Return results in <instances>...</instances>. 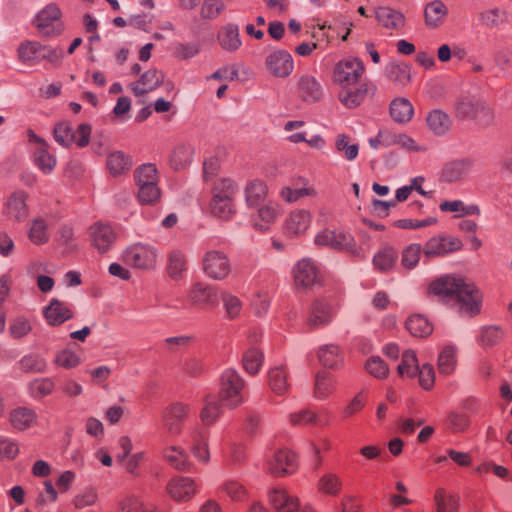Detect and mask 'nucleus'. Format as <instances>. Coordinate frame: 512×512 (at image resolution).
<instances>
[{"label": "nucleus", "instance_id": "obj_9", "mask_svg": "<svg viewBox=\"0 0 512 512\" xmlns=\"http://www.w3.org/2000/svg\"><path fill=\"white\" fill-rule=\"evenodd\" d=\"M463 246L462 241L453 236L437 235L431 237L423 247V254L427 259L444 257L449 253L459 251Z\"/></svg>", "mask_w": 512, "mask_h": 512}, {"label": "nucleus", "instance_id": "obj_33", "mask_svg": "<svg viewBox=\"0 0 512 512\" xmlns=\"http://www.w3.org/2000/svg\"><path fill=\"white\" fill-rule=\"evenodd\" d=\"M107 169L109 173L116 177L125 174L132 167L131 157L122 151H114L107 157Z\"/></svg>", "mask_w": 512, "mask_h": 512}, {"label": "nucleus", "instance_id": "obj_36", "mask_svg": "<svg viewBox=\"0 0 512 512\" xmlns=\"http://www.w3.org/2000/svg\"><path fill=\"white\" fill-rule=\"evenodd\" d=\"M268 384L270 389L276 395L282 396L289 390L287 373L283 366H276L268 372Z\"/></svg>", "mask_w": 512, "mask_h": 512}, {"label": "nucleus", "instance_id": "obj_27", "mask_svg": "<svg viewBox=\"0 0 512 512\" xmlns=\"http://www.w3.org/2000/svg\"><path fill=\"white\" fill-rule=\"evenodd\" d=\"M217 40L223 50L237 51L242 46L238 25L232 23L224 25L218 32Z\"/></svg>", "mask_w": 512, "mask_h": 512}, {"label": "nucleus", "instance_id": "obj_35", "mask_svg": "<svg viewBox=\"0 0 512 512\" xmlns=\"http://www.w3.org/2000/svg\"><path fill=\"white\" fill-rule=\"evenodd\" d=\"M413 114V106L407 98H396L390 104V115L398 123L409 122Z\"/></svg>", "mask_w": 512, "mask_h": 512}, {"label": "nucleus", "instance_id": "obj_60", "mask_svg": "<svg viewBox=\"0 0 512 512\" xmlns=\"http://www.w3.org/2000/svg\"><path fill=\"white\" fill-rule=\"evenodd\" d=\"M335 147L337 151L344 152V156L347 160H354L359 151L357 144L350 143V137L346 134H339L336 139Z\"/></svg>", "mask_w": 512, "mask_h": 512}, {"label": "nucleus", "instance_id": "obj_40", "mask_svg": "<svg viewBox=\"0 0 512 512\" xmlns=\"http://www.w3.org/2000/svg\"><path fill=\"white\" fill-rule=\"evenodd\" d=\"M264 363V354L261 350L251 347L242 357V364L244 370L250 375H256L259 373Z\"/></svg>", "mask_w": 512, "mask_h": 512}, {"label": "nucleus", "instance_id": "obj_18", "mask_svg": "<svg viewBox=\"0 0 512 512\" xmlns=\"http://www.w3.org/2000/svg\"><path fill=\"white\" fill-rule=\"evenodd\" d=\"M267 71L275 77L286 78L294 69V61L286 50H275L265 60Z\"/></svg>", "mask_w": 512, "mask_h": 512}, {"label": "nucleus", "instance_id": "obj_38", "mask_svg": "<svg viewBox=\"0 0 512 512\" xmlns=\"http://www.w3.org/2000/svg\"><path fill=\"white\" fill-rule=\"evenodd\" d=\"M406 329L414 337H427L433 332V326L423 315L415 314L406 321Z\"/></svg>", "mask_w": 512, "mask_h": 512}, {"label": "nucleus", "instance_id": "obj_48", "mask_svg": "<svg viewBox=\"0 0 512 512\" xmlns=\"http://www.w3.org/2000/svg\"><path fill=\"white\" fill-rule=\"evenodd\" d=\"M504 337V331L500 326L488 325L480 330L479 342L484 348H490L499 344Z\"/></svg>", "mask_w": 512, "mask_h": 512}, {"label": "nucleus", "instance_id": "obj_52", "mask_svg": "<svg viewBox=\"0 0 512 512\" xmlns=\"http://www.w3.org/2000/svg\"><path fill=\"white\" fill-rule=\"evenodd\" d=\"M456 349L453 346H446L438 357V370L441 374H451L456 367Z\"/></svg>", "mask_w": 512, "mask_h": 512}, {"label": "nucleus", "instance_id": "obj_29", "mask_svg": "<svg viewBox=\"0 0 512 512\" xmlns=\"http://www.w3.org/2000/svg\"><path fill=\"white\" fill-rule=\"evenodd\" d=\"M268 193L267 185L259 179L249 181L244 189L246 205L255 208L265 202Z\"/></svg>", "mask_w": 512, "mask_h": 512}, {"label": "nucleus", "instance_id": "obj_22", "mask_svg": "<svg viewBox=\"0 0 512 512\" xmlns=\"http://www.w3.org/2000/svg\"><path fill=\"white\" fill-rule=\"evenodd\" d=\"M209 430L196 427L190 433V448L193 456L201 463L207 464L210 460Z\"/></svg>", "mask_w": 512, "mask_h": 512}, {"label": "nucleus", "instance_id": "obj_12", "mask_svg": "<svg viewBox=\"0 0 512 512\" xmlns=\"http://www.w3.org/2000/svg\"><path fill=\"white\" fill-rule=\"evenodd\" d=\"M35 25L43 36H55L62 32L61 11L54 5L49 4L41 10L35 19Z\"/></svg>", "mask_w": 512, "mask_h": 512}, {"label": "nucleus", "instance_id": "obj_63", "mask_svg": "<svg viewBox=\"0 0 512 512\" xmlns=\"http://www.w3.org/2000/svg\"><path fill=\"white\" fill-rule=\"evenodd\" d=\"M365 368L370 375L379 379L386 378L389 373L388 366L378 356L369 358L366 362Z\"/></svg>", "mask_w": 512, "mask_h": 512}, {"label": "nucleus", "instance_id": "obj_58", "mask_svg": "<svg viewBox=\"0 0 512 512\" xmlns=\"http://www.w3.org/2000/svg\"><path fill=\"white\" fill-rule=\"evenodd\" d=\"M396 257V252L392 248H385L374 256L373 264L382 272L388 271L393 267Z\"/></svg>", "mask_w": 512, "mask_h": 512}, {"label": "nucleus", "instance_id": "obj_28", "mask_svg": "<svg viewBox=\"0 0 512 512\" xmlns=\"http://www.w3.org/2000/svg\"><path fill=\"white\" fill-rule=\"evenodd\" d=\"M448 15L447 6L440 0H434L428 3L424 9L425 25L429 29H437L444 22Z\"/></svg>", "mask_w": 512, "mask_h": 512}, {"label": "nucleus", "instance_id": "obj_23", "mask_svg": "<svg viewBox=\"0 0 512 512\" xmlns=\"http://www.w3.org/2000/svg\"><path fill=\"white\" fill-rule=\"evenodd\" d=\"M43 315L48 325L59 326L71 319L73 312L70 304L54 298L43 309Z\"/></svg>", "mask_w": 512, "mask_h": 512}, {"label": "nucleus", "instance_id": "obj_39", "mask_svg": "<svg viewBox=\"0 0 512 512\" xmlns=\"http://www.w3.org/2000/svg\"><path fill=\"white\" fill-rule=\"evenodd\" d=\"M42 45L35 41L23 42L18 48V58L21 62L30 66L40 62Z\"/></svg>", "mask_w": 512, "mask_h": 512}, {"label": "nucleus", "instance_id": "obj_21", "mask_svg": "<svg viewBox=\"0 0 512 512\" xmlns=\"http://www.w3.org/2000/svg\"><path fill=\"white\" fill-rule=\"evenodd\" d=\"M463 279V277L456 275L440 277L430 284L429 293L442 299L454 300Z\"/></svg>", "mask_w": 512, "mask_h": 512}, {"label": "nucleus", "instance_id": "obj_34", "mask_svg": "<svg viewBox=\"0 0 512 512\" xmlns=\"http://www.w3.org/2000/svg\"><path fill=\"white\" fill-rule=\"evenodd\" d=\"M428 128L436 135H445L451 128L450 116L442 110L431 111L426 118Z\"/></svg>", "mask_w": 512, "mask_h": 512}, {"label": "nucleus", "instance_id": "obj_3", "mask_svg": "<svg viewBox=\"0 0 512 512\" xmlns=\"http://www.w3.org/2000/svg\"><path fill=\"white\" fill-rule=\"evenodd\" d=\"M158 259V248L145 242L131 244L122 252V260L124 263L141 271L154 270L157 266Z\"/></svg>", "mask_w": 512, "mask_h": 512}, {"label": "nucleus", "instance_id": "obj_56", "mask_svg": "<svg viewBox=\"0 0 512 512\" xmlns=\"http://www.w3.org/2000/svg\"><path fill=\"white\" fill-rule=\"evenodd\" d=\"M28 237L36 245H41L47 242L49 236L46 222L41 218L33 220L28 232Z\"/></svg>", "mask_w": 512, "mask_h": 512}, {"label": "nucleus", "instance_id": "obj_10", "mask_svg": "<svg viewBox=\"0 0 512 512\" xmlns=\"http://www.w3.org/2000/svg\"><path fill=\"white\" fill-rule=\"evenodd\" d=\"M203 271L210 279L220 281L230 274L231 264L225 253L211 250L203 257Z\"/></svg>", "mask_w": 512, "mask_h": 512}, {"label": "nucleus", "instance_id": "obj_4", "mask_svg": "<svg viewBox=\"0 0 512 512\" xmlns=\"http://www.w3.org/2000/svg\"><path fill=\"white\" fill-rule=\"evenodd\" d=\"M245 382L234 369H226L221 375L219 401L227 408L234 409L244 403Z\"/></svg>", "mask_w": 512, "mask_h": 512}, {"label": "nucleus", "instance_id": "obj_11", "mask_svg": "<svg viewBox=\"0 0 512 512\" xmlns=\"http://www.w3.org/2000/svg\"><path fill=\"white\" fill-rule=\"evenodd\" d=\"M312 216L305 209L291 211L284 220L283 233L289 239H298L306 235L311 227Z\"/></svg>", "mask_w": 512, "mask_h": 512}, {"label": "nucleus", "instance_id": "obj_64", "mask_svg": "<svg viewBox=\"0 0 512 512\" xmlns=\"http://www.w3.org/2000/svg\"><path fill=\"white\" fill-rule=\"evenodd\" d=\"M73 129L68 123H59L54 128V138L62 146L68 147L74 143Z\"/></svg>", "mask_w": 512, "mask_h": 512}, {"label": "nucleus", "instance_id": "obj_7", "mask_svg": "<svg viewBox=\"0 0 512 512\" xmlns=\"http://www.w3.org/2000/svg\"><path fill=\"white\" fill-rule=\"evenodd\" d=\"M295 289L300 293H308L318 283L319 268L316 261L303 258L292 269Z\"/></svg>", "mask_w": 512, "mask_h": 512}, {"label": "nucleus", "instance_id": "obj_41", "mask_svg": "<svg viewBox=\"0 0 512 512\" xmlns=\"http://www.w3.org/2000/svg\"><path fill=\"white\" fill-rule=\"evenodd\" d=\"M136 185L138 188L158 185L159 176L155 165L148 163L138 167L134 172Z\"/></svg>", "mask_w": 512, "mask_h": 512}, {"label": "nucleus", "instance_id": "obj_53", "mask_svg": "<svg viewBox=\"0 0 512 512\" xmlns=\"http://www.w3.org/2000/svg\"><path fill=\"white\" fill-rule=\"evenodd\" d=\"M423 248L420 244L412 243L405 247L401 254V264L406 269H413L418 264Z\"/></svg>", "mask_w": 512, "mask_h": 512}, {"label": "nucleus", "instance_id": "obj_49", "mask_svg": "<svg viewBox=\"0 0 512 512\" xmlns=\"http://www.w3.org/2000/svg\"><path fill=\"white\" fill-rule=\"evenodd\" d=\"M55 384L51 378H37L28 385L29 394L34 399H41L50 395Z\"/></svg>", "mask_w": 512, "mask_h": 512}, {"label": "nucleus", "instance_id": "obj_59", "mask_svg": "<svg viewBox=\"0 0 512 512\" xmlns=\"http://www.w3.org/2000/svg\"><path fill=\"white\" fill-rule=\"evenodd\" d=\"M54 362L62 368L73 369L81 363V359L76 352L70 349H63L56 353Z\"/></svg>", "mask_w": 512, "mask_h": 512}, {"label": "nucleus", "instance_id": "obj_51", "mask_svg": "<svg viewBox=\"0 0 512 512\" xmlns=\"http://www.w3.org/2000/svg\"><path fill=\"white\" fill-rule=\"evenodd\" d=\"M417 357L412 350H406L402 354L401 363L397 367V372L401 377L413 378L418 370Z\"/></svg>", "mask_w": 512, "mask_h": 512}, {"label": "nucleus", "instance_id": "obj_20", "mask_svg": "<svg viewBox=\"0 0 512 512\" xmlns=\"http://www.w3.org/2000/svg\"><path fill=\"white\" fill-rule=\"evenodd\" d=\"M166 491L174 501L188 502L197 493V484L190 477H175L168 482Z\"/></svg>", "mask_w": 512, "mask_h": 512}, {"label": "nucleus", "instance_id": "obj_8", "mask_svg": "<svg viewBox=\"0 0 512 512\" xmlns=\"http://www.w3.org/2000/svg\"><path fill=\"white\" fill-rule=\"evenodd\" d=\"M364 71L365 67L359 59H345L336 64L333 80L341 87L354 86L358 84Z\"/></svg>", "mask_w": 512, "mask_h": 512}, {"label": "nucleus", "instance_id": "obj_37", "mask_svg": "<svg viewBox=\"0 0 512 512\" xmlns=\"http://www.w3.org/2000/svg\"><path fill=\"white\" fill-rule=\"evenodd\" d=\"M36 413L26 407H18L10 413V423L17 430L30 428L36 422Z\"/></svg>", "mask_w": 512, "mask_h": 512}, {"label": "nucleus", "instance_id": "obj_15", "mask_svg": "<svg viewBox=\"0 0 512 512\" xmlns=\"http://www.w3.org/2000/svg\"><path fill=\"white\" fill-rule=\"evenodd\" d=\"M88 233L92 247L101 254L113 246L117 237L115 229L109 223L101 221L90 226Z\"/></svg>", "mask_w": 512, "mask_h": 512}, {"label": "nucleus", "instance_id": "obj_25", "mask_svg": "<svg viewBox=\"0 0 512 512\" xmlns=\"http://www.w3.org/2000/svg\"><path fill=\"white\" fill-rule=\"evenodd\" d=\"M26 199L27 194L24 191H17L11 194L5 205V215L8 219L21 222L27 218L28 206Z\"/></svg>", "mask_w": 512, "mask_h": 512}, {"label": "nucleus", "instance_id": "obj_50", "mask_svg": "<svg viewBox=\"0 0 512 512\" xmlns=\"http://www.w3.org/2000/svg\"><path fill=\"white\" fill-rule=\"evenodd\" d=\"M221 406L213 396H207L204 407L200 412V418L204 425H212L220 416Z\"/></svg>", "mask_w": 512, "mask_h": 512}, {"label": "nucleus", "instance_id": "obj_43", "mask_svg": "<svg viewBox=\"0 0 512 512\" xmlns=\"http://www.w3.org/2000/svg\"><path fill=\"white\" fill-rule=\"evenodd\" d=\"M193 148L191 145L179 144L173 150L170 157V165L175 170H180L188 165L193 157Z\"/></svg>", "mask_w": 512, "mask_h": 512}, {"label": "nucleus", "instance_id": "obj_24", "mask_svg": "<svg viewBox=\"0 0 512 512\" xmlns=\"http://www.w3.org/2000/svg\"><path fill=\"white\" fill-rule=\"evenodd\" d=\"M322 246H328L337 251L356 252L353 237L337 230H325L322 232Z\"/></svg>", "mask_w": 512, "mask_h": 512}, {"label": "nucleus", "instance_id": "obj_61", "mask_svg": "<svg viewBox=\"0 0 512 512\" xmlns=\"http://www.w3.org/2000/svg\"><path fill=\"white\" fill-rule=\"evenodd\" d=\"M505 13L499 8H493L483 11L480 16L481 24L486 28H496L504 21Z\"/></svg>", "mask_w": 512, "mask_h": 512}, {"label": "nucleus", "instance_id": "obj_1", "mask_svg": "<svg viewBox=\"0 0 512 512\" xmlns=\"http://www.w3.org/2000/svg\"><path fill=\"white\" fill-rule=\"evenodd\" d=\"M453 113L457 119L473 120L481 127H490L496 120L493 106L473 94L459 95L454 102Z\"/></svg>", "mask_w": 512, "mask_h": 512}, {"label": "nucleus", "instance_id": "obj_13", "mask_svg": "<svg viewBox=\"0 0 512 512\" xmlns=\"http://www.w3.org/2000/svg\"><path fill=\"white\" fill-rule=\"evenodd\" d=\"M473 167V160L467 157L447 161L439 173V181L442 183H457L463 181L469 175Z\"/></svg>", "mask_w": 512, "mask_h": 512}, {"label": "nucleus", "instance_id": "obj_16", "mask_svg": "<svg viewBox=\"0 0 512 512\" xmlns=\"http://www.w3.org/2000/svg\"><path fill=\"white\" fill-rule=\"evenodd\" d=\"M190 407L184 403H173L164 409L162 423L170 435H179L182 431V422L187 418Z\"/></svg>", "mask_w": 512, "mask_h": 512}, {"label": "nucleus", "instance_id": "obj_14", "mask_svg": "<svg viewBox=\"0 0 512 512\" xmlns=\"http://www.w3.org/2000/svg\"><path fill=\"white\" fill-rule=\"evenodd\" d=\"M187 297L192 305L211 308L218 305L220 295L217 287L195 282L191 285Z\"/></svg>", "mask_w": 512, "mask_h": 512}, {"label": "nucleus", "instance_id": "obj_19", "mask_svg": "<svg viewBox=\"0 0 512 512\" xmlns=\"http://www.w3.org/2000/svg\"><path fill=\"white\" fill-rule=\"evenodd\" d=\"M268 501L275 512H299L300 500L285 488L275 487L268 492Z\"/></svg>", "mask_w": 512, "mask_h": 512}, {"label": "nucleus", "instance_id": "obj_54", "mask_svg": "<svg viewBox=\"0 0 512 512\" xmlns=\"http://www.w3.org/2000/svg\"><path fill=\"white\" fill-rule=\"evenodd\" d=\"M20 366L26 372L44 373L47 369V361L39 354H29L20 360Z\"/></svg>", "mask_w": 512, "mask_h": 512}, {"label": "nucleus", "instance_id": "obj_17", "mask_svg": "<svg viewBox=\"0 0 512 512\" xmlns=\"http://www.w3.org/2000/svg\"><path fill=\"white\" fill-rule=\"evenodd\" d=\"M29 141L34 144L33 161L34 164L44 173L50 174L56 166V158L49 152L48 144L45 140L38 137L34 132H29Z\"/></svg>", "mask_w": 512, "mask_h": 512}, {"label": "nucleus", "instance_id": "obj_46", "mask_svg": "<svg viewBox=\"0 0 512 512\" xmlns=\"http://www.w3.org/2000/svg\"><path fill=\"white\" fill-rule=\"evenodd\" d=\"M257 208L258 218L264 223L259 224L255 222L254 226L259 230H265L267 225L273 223L278 216V205L273 201L262 203Z\"/></svg>", "mask_w": 512, "mask_h": 512}, {"label": "nucleus", "instance_id": "obj_42", "mask_svg": "<svg viewBox=\"0 0 512 512\" xmlns=\"http://www.w3.org/2000/svg\"><path fill=\"white\" fill-rule=\"evenodd\" d=\"M163 456L167 462L178 470H186L189 465L188 454L177 446H170L164 449Z\"/></svg>", "mask_w": 512, "mask_h": 512}, {"label": "nucleus", "instance_id": "obj_55", "mask_svg": "<svg viewBox=\"0 0 512 512\" xmlns=\"http://www.w3.org/2000/svg\"><path fill=\"white\" fill-rule=\"evenodd\" d=\"M299 89L304 100H318L319 85L314 77L303 76L299 81Z\"/></svg>", "mask_w": 512, "mask_h": 512}, {"label": "nucleus", "instance_id": "obj_45", "mask_svg": "<svg viewBox=\"0 0 512 512\" xmlns=\"http://www.w3.org/2000/svg\"><path fill=\"white\" fill-rule=\"evenodd\" d=\"M386 75L390 81L399 86H405L410 82V68L403 63H390L386 67Z\"/></svg>", "mask_w": 512, "mask_h": 512}, {"label": "nucleus", "instance_id": "obj_5", "mask_svg": "<svg viewBox=\"0 0 512 512\" xmlns=\"http://www.w3.org/2000/svg\"><path fill=\"white\" fill-rule=\"evenodd\" d=\"M454 301L458 305L459 313L472 318L481 312L483 294L473 282L464 278Z\"/></svg>", "mask_w": 512, "mask_h": 512}, {"label": "nucleus", "instance_id": "obj_57", "mask_svg": "<svg viewBox=\"0 0 512 512\" xmlns=\"http://www.w3.org/2000/svg\"><path fill=\"white\" fill-rule=\"evenodd\" d=\"M315 194V191L306 184L303 187H290L285 186L280 191L281 198L287 203H294L305 196Z\"/></svg>", "mask_w": 512, "mask_h": 512}, {"label": "nucleus", "instance_id": "obj_32", "mask_svg": "<svg viewBox=\"0 0 512 512\" xmlns=\"http://www.w3.org/2000/svg\"><path fill=\"white\" fill-rule=\"evenodd\" d=\"M378 22L388 29L399 30L405 25L404 15L390 7H379L376 9Z\"/></svg>", "mask_w": 512, "mask_h": 512}, {"label": "nucleus", "instance_id": "obj_30", "mask_svg": "<svg viewBox=\"0 0 512 512\" xmlns=\"http://www.w3.org/2000/svg\"><path fill=\"white\" fill-rule=\"evenodd\" d=\"M166 272L174 281L184 278L187 272V259L182 251L174 249L168 253Z\"/></svg>", "mask_w": 512, "mask_h": 512}, {"label": "nucleus", "instance_id": "obj_47", "mask_svg": "<svg viewBox=\"0 0 512 512\" xmlns=\"http://www.w3.org/2000/svg\"><path fill=\"white\" fill-rule=\"evenodd\" d=\"M343 357L337 345L322 346V367L337 370L342 366Z\"/></svg>", "mask_w": 512, "mask_h": 512}, {"label": "nucleus", "instance_id": "obj_44", "mask_svg": "<svg viewBox=\"0 0 512 512\" xmlns=\"http://www.w3.org/2000/svg\"><path fill=\"white\" fill-rule=\"evenodd\" d=\"M434 502L436 512H458V498L455 495L447 494L443 488L436 490Z\"/></svg>", "mask_w": 512, "mask_h": 512}, {"label": "nucleus", "instance_id": "obj_62", "mask_svg": "<svg viewBox=\"0 0 512 512\" xmlns=\"http://www.w3.org/2000/svg\"><path fill=\"white\" fill-rule=\"evenodd\" d=\"M32 330L30 321L24 317H17L11 321L9 326L10 336L14 339L26 337Z\"/></svg>", "mask_w": 512, "mask_h": 512}, {"label": "nucleus", "instance_id": "obj_26", "mask_svg": "<svg viewBox=\"0 0 512 512\" xmlns=\"http://www.w3.org/2000/svg\"><path fill=\"white\" fill-rule=\"evenodd\" d=\"M369 93V85L367 83L358 84L356 87H342L339 92V101L349 109L358 107Z\"/></svg>", "mask_w": 512, "mask_h": 512}, {"label": "nucleus", "instance_id": "obj_31", "mask_svg": "<svg viewBox=\"0 0 512 512\" xmlns=\"http://www.w3.org/2000/svg\"><path fill=\"white\" fill-rule=\"evenodd\" d=\"M163 75L157 70L145 72L137 83L131 85L136 96L144 95L159 87L163 82Z\"/></svg>", "mask_w": 512, "mask_h": 512}, {"label": "nucleus", "instance_id": "obj_6", "mask_svg": "<svg viewBox=\"0 0 512 512\" xmlns=\"http://www.w3.org/2000/svg\"><path fill=\"white\" fill-rule=\"evenodd\" d=\"M266 469L276 477L291 475L298 469L297 455L286 447L275 449L267 456Z\"/></svg>", "mask_w": 512, "mask_h": 512}, {"label": "nucleus", "instance_id": "obj_2", "mask_svg": "<svg viewBox=\"0 0 512 512\" xmlns=\"http://www.w3.org/2000/svg\"><path fill=\"white\" fill-rule=\"evenodd\" d=\"M238 186L230 178L219 179L213 186L209 204L211 214L221 220L228 221L236 213L235 198Z\"/></svg>", "mask_w": 512, "mask_h": 512}]
</instances>
